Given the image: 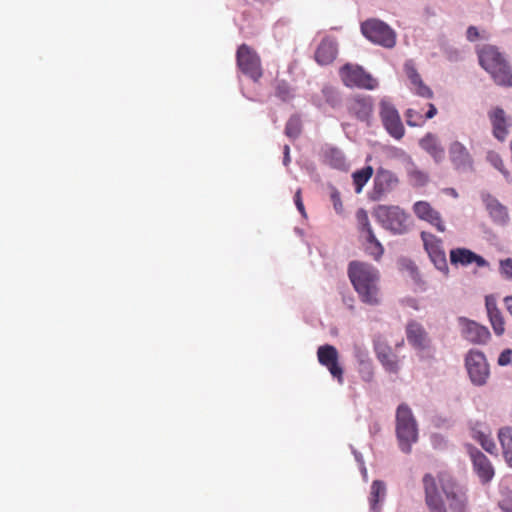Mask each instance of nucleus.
<instances>
[{"label":"nucleus","mask_w":512,"mask_h":512,"mask_svg":"<svg viewBox=\"0 0 512 512\" xmlns=\"http://www.w3.org/2000/svg\"><path fill=\"white\" fill-rule=\"evenodd\" d=\"M348 276L363 303L371 306L381 303L380 274L376 267L362 261H351Z\"/></svg>","instance_id":"f257e3e1"},{"label":"nucleus","mask_w":512,"mask_h":512,"mask_svg":"<svg viewBox=\"0 0 512 512\" xmlns=\"http://www.w3.org/2000/svg\"><path fill=\"white\" fill-rule=\"evenodd\" d=\"M480 65L498 85L512 86V70L502 54L494 46H484L478 52Z\"/></svg>","instance_id":"f03ea898"},{"label":"nucleus","mask_w":512,"mask_h":512,"mask_svg":"<svg viewBox=\"0 0 512 512\" xmlns=\"http://www.w3.org/2000/svg\"><path fill=\"white\" fill-rule=\"evenodd\" d=\"M418 424L411 408L402 403L396 410V437L403 453L409 454L418 441Z\"/></svg>","instance_id":"7ed1b4c3"},{"label":"nucleus","mask_w":512,"mask_h":512,"mask_svg":"<svg viewBox=\"0 0 512 512\" xmlns=\"http://www.w3.org/2000/svg\"><path fill=\"white\" fill-rule=\"evenodd\" d=\"M373 215L377 222L393 235H404L410 230V216L399 206L378 205Z\"/></svg>","instance_id":"20e7f679"},{"label":"nucleus","mask_w":512,"mask_h":512,"mask_svg":"<svg viewBox=\"0 0 512 512\" xmlns=\"http://www.w3.org/2000/svg\"><path fill=\"white\" fill-rule=\"evenodd\" d=\"M361 33L370 42L384 48L396 45V32L385 22L371 18L361 23Z\"/></svg>","instance_id":"39448f33"},{"label":"nucleus","mask_w":512,"mask_h":512,"mask_svg":"<svg viewBox=\"0 0 512 512\" xmlns=\"http://www.w3.org/2000/svg\"><path fill=\"white\" fill-rule=\"evenodd\" d=\"M379 116L386 132L394 139L401 140L405 135V128L395 105L387 97L379 103Z\"/></svg>","instance_id":"423d86ee"},{"label":"nucleus","mask_w":512,"mask_h":512,"mask_svg":"<svg viewBox=\"0 0 512 512\" xmlns=\"http://www.w3.org/2000/svg\"><path fill=\"white\" fill-rule=\"evenodd\" d=\"M465 367L470 381L475 386H484L490 376V368L483 352L475 349L468 351Z\"/></svg>","instance_id":"0eeeda50"},{"label":"nucleus","mask_w":512,"mask_h":512,"mask_svg":"<svg viewBox=\"0 0 512 512\" xmlns=\"http://www.w3.org/2000/svg\"><path fill=\"white\" fill-rule=\"evenodd\" d=\"M340 74L347 87L374 90L378 86L377 80L358 65L346 64L342 67Z\"/></svg>","instance_id":"6e6552de"},{"label":"nucleus","mask_w":512,"mask_h":512,"mask_svg":"<svg viewBox=\"0 0 512 512\" xmlns=\"http://www.w3.org/2000/svg\"><path fill=\"white\" fill-rule=\"evenodd\" d=\"M317 359L320 365L325 367L331 376L340 384L343 385V367L339 363L338 350L330 344L321 345L317 349Z\"/></svg>","instance_id":"1a4fd4ad"},{"label":"nucleus","mask_w":512,"mask_h":512,"mask_svg":"<svg viewBox=\"0 0 512 512\" xmlns=\"http://www.w3.org/2000/svg\"><path fill=\"white\" fill-rule=\"evenodd\" d=\"M237 64L239 69L252 80L258 81L262 76V69L258 55L247 45H241L237 50Z\"/></svg>","instance_id":"9d476101"},{"label":"nucleus","mask_w":512,"mask_h":512,"mask_svg":"<svg viewBox=\"0 0 512 512\" xmlns=\"http://www.w3.org/2000/svg\"><path fill=\"white\" fill-rule=\"evenodd\" d=\"M457 321L461 336L470 343L486 344L491 338V333L486 326L466 317H459Z\"/></svg>","instance_id":"9b49d317"},{"label":"nucleus","mask_w":512,"mask_h":512,"mask_svg":"<svg viewBox=\"0 0 512 512\" xmlns=\"http://www.w3.org/2000/svg\"><path fill=\"white\" fill-rule=\"evenodd\" d=\"M449 159L457 171L469 172L473 170V157L467 147L460 141H453L449 145Z\"/></svg>","instance_id":"f8f14e48"},{"label":"nucleus","mask_w":512,"mask_h":512,"mask_svg":"<svg viewBox=\"0 0 512 512\" xmlns=\"http://www.w3.org/2000/svg\"><path fill=\"white\" fill-rule=\"evenodd\" d=\"M398 177L390 170L379 168L374 177L373 199L381 200L398 185Z\"/></svg>","instance_id":"ddd939ff"},{"label":"nucleus","mask_w":512,"mask_h":512,"mask_svg":"<svg viewBox=\"0 0 512 512\" xmlns=\"http://www.w3.org/2000/svg\"><path fill=\"white\" fill-rule=\"evenodd\" d=\"M467 451L473 463V469L482 483L489 482L494 476V469L489 459L476 447L467 445Z\"/></svg>","instance_id":"4468645a"},{"label":"nucleus","mask_w":512,"mask_h":512,"mask_svg":"<svg viewBox=\"0 0 512 512\" xmlns=\"http://www.w3.org/2000/svg\"><path fill=\"white\" fill-rule=\"evenodd\" d=\"M423 485L425 490V501L429 512H447L445 504L438 493L435 478L431 474L423 477Z\"/></svg>","instance_id":"2eb2a0df"},{"label":"nucleus","mask_w":512,"mask_h":512,"mask_svg":"<svg viewBox=\"0 0 512 512\" xmlns=\"http://www.w3.org/2000/svg\"><path fill=\"white\" fill-rule=\"evenodd\" d=\"M442 490L449 501L451 512L465 511L467 496L462 487L454 482L447 481L442 483Z\"/></svg>","instance_id":"dca6fc26"},{"label":"nucleus","mask_w":512,"mask_h":512,"mask_svg":"<svg viewBox=\"0 0 512 512\" xmlns=\"http://www.w3.org/2000/svg\"><path fill=\"white\" fill-rule=\"evenodd\" d=\"M414 214L421 220L436 227L439 232L445 231L441 215L427 201H417L413 205Z\"/></svg>","instance_id":"f3484780"},{"label":"nucleus","mask_w":512,"mask_h":512,"mask_svg":"<svg viewBox=\"0 0 512 512\" xmlns=\"http://www.w3.org/2000/svg\"><path fill=\"white\" fill-rule=\"evenodd\" d=\"M450 262L453 265L468 266L475 263L478 267H487L488 261L467 248H455L450 251Z\"/></svg>","instance_id":"a211bd4d"},{"label":"nucleus","mask_w":512,"mask_h":512,"mask_svg":"<svg viewBox=\"0 0 512 512\" xmlns=\"http://www.w3.org/2000/svg\"><path fill=\"white\" fill-rule=\"evenodd\" d=\"M482 200L485 204L491 219L494 223L504 226L509 221V213L503 204L490 194H482Z\"/></svg>","instance_id":"6ab92c4d"},{"label":"nucleus","mask_w":512,"mask_h":512,"mask_svg":"<svg viewBox=\"0 0 512 512\" xmlns=\"http://www.w3.org/2000/svg\"><path fill=\"white\" fill-rule=\"evenodd\" d=\"M485 307L494 333L497 336L503 335L505 332V320L502 312L497 307L496 299L493 295L485 297Z\"/></svg>","instance_id":"aec40b11"},{"label":"nucleus","mask_w":512,"mask_h":512,"mask_svg":"<svg viewBox=\"0 0 512 512\" xmlns=\"http://www.w3.org/2000/svg\"><path fill=\"white\" fill-rule=\"evenodd\" d=\"M406 337L410 345L416 349L423 350L428 346V334L423 325L411 320L406 325Z\"/></svg>","instance_id":"412c9836"},{"label":"nucleus","mask_w":512,"mask_h":512,"mask_svg":"<svg viewBox=\"0 0 512 512\" xmlns=\"http://www.w3.org/2000/svg\"><path fill=\"white\" fill-rule=\"evenodd\" d=\"M349 111L360 121H369L373 113V99L371 96H357L350 105Z\"/></svg>","instance_id":"4be33fe9"},{"label":"nucleus","mask_w":512,"mask_h":512,"mask_svg":"<svg viewBox=\"0 0 512 512\" xmlns=\"http://www.w3.org/2000/svg\"><path fill=\"white\" fill-rule=\"evenodd\" d=\"M376 357L382 364L384 369L390 373H397L399 365L397 362V356L393 353L391 347L382 342H377L374 345Z\"/></svg>","instance_id":"5701e85b"},{"label":"nucleus","mask_w":512,"mask_h":512,"mask_svg":"<svg viewBox=\"0 0 512 512\" xmlns=\"http://www.w3.org/2000/svg\"><path fill=\"white\" fill-rule=\"evenodd\" d=\"M419 145L434 159L436 163H440L444 159V148L435 134L427 133L420 139Z\"/></svg>","instance_id":"b1692460"},{"label":"nucleus","mask_w":512,"mask_h":512,"mask_svg":"<svg viewBox=\"0 0 512 512\" xmlns=\"http://www.w3.org/2000/svg\"><path fill=\"white\" fill-rule=\"evenodd\" d=\"M337 51L336 41L330 37L324 38L315 52V59L321 65L330 64L336 58Z\"/></svg>","instance_id":"393cba45"},{"label":"nucleus","mask_w":512,"mask_h":512,"mask_svg":"<svg viewBox=\"0 0 512 512\" xmlns=\"http://www.w3.org/2000/svg\"><path fill=\"white\" fill-rule=\"evenodd\" d=\"M323 161L334 169L347 170L348 168L344 153L339 148L333 146L323 148Z\"/></svg>","instance_id":"a878e982"},{"label":"nucleus","mask_w":512,"mask_h":512,"mask_svg":"<svg viewBox=\"0 0 512 512\" xmlns=\"http://www.w3.org/2000/svg\"><path fill=\"white\" fill-rule=\"evenodd\" d=\"M490 120L493 126L494 136L503 141L508 134V120L506 119L505 112L501 108H496L490 113Z\"/></svg>","instance_id":"bb28decb"},{"label":"nucleus","mask_w":512,"mask_h":512,"mask_svg":"<svg viewBox=\"0 0 512 512\" xmlns=\"http://www.w3.org/2000/svg\"><path fill=\"white\" fill-rule=\"evenodd\" d=\"M386 497V485L381 480H374L370 488L369 504L372 512L381 510V503Z\"/></svg>","instance_id":"cd10ccee"},{"label":"nucleus","mask_w":512,"mask_h":512,"mask_svg":"<svg viewBox=\"0 0 512 512\" xmlns=\"http://www.w3.org/2000/svg\"><path fill=\"white\" fill-rule=\"evenodd\" d=\"M498 440L503 450V456L510 467H512V428L504 426L498 430Z\"/></svg>","instance_id":"c85d7f7f"},{"label":"nucleus","mask_w":512,"mask_h":512,"mask_svg":"<svg viewBox=\"0 0 512 512\" xmlns=\"http://www.w3.org/2000/svg\"><path fill=\"white\" fill-rule=\"evenodd\" d=\"M404 167L413 186L422 187L427 184L429 180L428 174L418 169L412 159Z\"/></svg>","instance_id":"c756f323"},{"label":"nucleus","mask_w":512,"mask_h":512,"mask_svg":"<svg viewBox=\"0 0 512 512\" xmlns=\"http://www.w3.org/2000/svg\"><path fill=\"white\" fill-rule=\"evenodd\" d=\"M421 239L429 256L444 251L442 240L432 233L425 231L421 232Z\"/></svg>","instance_id":"7c9ffc66"},{"label":"nucleus","mask_w":512,"mask_h":512,"mask_svg":"<svg viewBox=\"0 0 512 512\" xmlns=\"http://www.w3.org/2000/svg\"><path fill=\"white\" fill-rule=\"evenodd\" d=\"M409 81L411 85L410 89L416 95L425 99H431L433 97V91L423 82L420 74L411 77Z\"/></svg>","instance_id":"2f4dec72"},{"label":"nucleus","mask_w":512,"mask_h":512,"mask_svg":"<svg viewBox=\"0 0 512 512\" xmlns=\"http://www.w3.org/2000/svg\"><path fill=\"white\" fill-rule=\"evenodd\" d=\"M372 175L373 168L371 166H366L360 170L355 171L352 174L356 193H361L363 187L365 186V184L368 182Z\"/></svg>","instance_id":"473e14b6"},{"label":"nucleus","mask_w":512,"mask_h":512,"mask_svg":"<svg viewBox=\"0 0 512 512\" xmlns=\"http://www.w3.org/2000/svg\"><path fill=\"white\" fill-rule=\"evenodd\" d=\"M365 250L375 260H379L384 253V248L374 233L366 235Z\"/></svg>","instance_id":"72a5a7b5"},{"label":"nucleus","mask_w":512,"mask_h":512,"mask_svg":"<svg viewBox=\"0 0 512 512\" xmlns=\"http://www.w3.org/2000/svg\"><path fill=\"white\" fill-rule=\"evenodd\" d=\"M487 161L505 177L508 182H511L510 174L505 169L502 158L495 151H489L486 156Z\"/></svg>","instance_id":"f704fd0d"},{"label":"nucleus","mask_w":512,"mask_h":512,"mask_svg":"<svg viewBox=\"0 0 512 512\" xmlns=\"http://www.w3.org/2000/svg\"><path fill=\"white\" fill-rule=\"evenodd\" d=\"M301 133V119L297 115L289 118L285 127V134L291 139H296Z\"/></svg>","instance_id":"c9c22d12"},{"label":"nucleus","mask_w":512,"mask_h":512,"mask_svg":"<svg viewBox=\"0 0 512 512\" xmlns=\"http://www.w3.org/2000/svg\"><path fill=\"white\" fill-rule=\"evenodd\" d=\"M321 95L324 98V103L331 107H336L340 104L341 99L337 90L331 86L325 85L321 90Z\"/></svg>","instance_id":"e433bc0d"},{"label":"nucleus","mask_w":512,"mask_h":512,"mask_svg":"<svg viewBox=\"0 0 512 512\" xmlns=\"http://www.w3.org/2000/svg\"><path fill=\"white\" fill-rule=\"evenodd\" d=\"M431 262L434 264L435 268L442 272L445 276L449 273V267L447 264L445 251L440 253H435L429 256Z\"/></svg>","instance_id":"4c0bfd02"},{"label":"nucleus","mask_w":512,"mask_h":512,"mask_svg":"<svg viewBox=\"0 0 512 512\" xmlns=\"http://www.w3.org/2000/svg\"><path fill=\"white\" fill-rule=\"evenodd\" d=\"M356 219H357L358 227L361 232H365L366 235H370V233H374L372 230V227L370 225L368 213L366 210L359 209L356 212Z\"/></svg>","instance_id":"58836bf2"},{"label":"nucleus","mask_w":512,"mask_h":512,"mask_svg":"<svg viewBox=\"0 0 512 512\" xmlns=\"http://www.w3.org/2000/svg\"><path fill=\"white\" fill-rule=\"evenodd\" d=\"M358 372L364 382H372L374 379V369L372 361L358 365Z\"/></svg>","instance_id":"ea45409f"},{"label":"nucleus","mask_w":512,"mask_h":512,"mask_svg":"<svg viewBox=\"0 0 512 512\" xmlns=\"http://www.w3.org/2000/svg\"><path fill=\"white\" fill-rule=\"evenodd\" d=\"M276 96L280 98L282 101H289L294 97L293 90L291 87L284 81H280L276 87Z\"/></svg>","instance_id":"a19ab883"},{"label":"nucleus","mask_w":512,"mask_h":512,"mask_svg":"<svg viewBox=\"0 0 512 512\" xmlns=\"http://www.w3.org/2000/svg\"><path fill=\"white\" fill-rule=\"evenodd\" d=\"M442 50L449 61L457 62L463 59L462 51L452 45H445Z\"/></svg>","instance_id":"79ce46f5"},{"label":"nucleus","mask_w":512,"mask_h":512,"mask_svg":"<svg viewBox=\"0 0 512 512\" xmlns=\"http://www.w3.org/2000/svg\"><path fill=\"white\" fill-rule=\"evenodd\" d=\"M353 356L356 359L358 365L371 361L368 350L361 345H354Z\"/></svg>","instance_id":"37998d69"},{"label":"nucleus","mask_w":512,"mask_h":512,"mask_svg":"<svg viewBox=\"0 0 512 512\" xmlns=\"http://www.w3.org/2000/svg\"><path fill=\"white\" fill-rule=\"evenodd\" d=\"M501 275L512 281V258H506L500 261Z\"/></svg>","instance_id":"c03bdc74"},{"label":"nucleus","mask_w":512,"mask_h":512,"mask_svg":"<svg viewBox=\"0 0 512 512\" xmlns=\"http://www.w3.org/2000/svg\"><path fill=\"white\" fill-rule=\"evenodd\" d=\"M389 156L393 158L400 159L404 166L410 161L412 158L402 149L392 147L389 149Z\"/></svg>","instance_id":"a18cd8bd"},{"label":"nucleus","mask_w":512,"mask_h":512,"mask_svg":"<svg viewBox=\"0 0 512 512\" xmlns=\"http://www.w3.org/2000/svg\"><path fill=\"white\" fill-rule=\"evenodd\" d=\"M421 117V114L415 111L414 109H408L406 111V122L411 127L418 126L419 123L417 122V120L420 119Z\"/></svg>","instance_id":"49530a36"},{"label":"nucleus","mask_w":512,"mask_h":512,"mask_svg":"<svg viewBox=\"0 0 512 512\" xmlns=\"http://www.w3.org/2000/svg\"><path fill=\"white\" fill-rule=\"evenodd\" d=\"M512 361V349L503 350L497 360L499 366H507Z\"/></svg>","instance_id":"de8ad7c7"},{"label":"nucleus","mask_w":512,"mask_h":512,"mask_svg":"<svg viewBox=\"0 0 512 512\" xmlns=\"http://www.w3.org/2000/svg\"><path fill=\"white\" fill-rule=\"evenodd\" d=\"M330 197H331V201L333 203L334 210L336 211V213L341 214L343 211V205H342V201L340 199V193L336 189H334L331 192Z\"/></svg>","instance_id":"09e8293b"},{"label":"nucleus","mask_w":512,"mask_h":512,"mask_svg":"<svg viewBox=\"0 0 512 512\" xmlns=\"http://www.w3.org/2000/svg\"><path fill=\"white\" fill-rule=\"evenodd\" d=\"M479 443L481 444L482 448L488 453L492 454L496 450V444L488 434L485 437H483V439L480 440Z\"/></svg>","instance_id":"8fccbe9b"},{"label":"nucleus","mask_w":512,"mask_h":512,"mask_svg":"<svg viewBox=\"0 0 512 512\" xmlns=\"http://www.w3.org/2000/svg\"><path fill=\"white\" fill-rule=\"evenodd\" d=\"M487 434L486 432L483 430V425L480 424V423H476L472 428H471V436L473 439H475L476 441H480L483 439V437H485Z\"/></svg>","instance_id":"3c124183"},{"label":"nucleus","mask_w":512,"mask_h":512,"mask_svg":"<svg viewBox=\"0 0 512 512\" xmlns=\"http://www.w3.org/2000/svg\"><path fill=\"white\" fill-rule=\"evenodd\" d=\"M431 443L433 447L437 449H443L446 446V440L440 434H433L431 436Z\"/></svg>","instance_id":"603ef678"},{"label":"nucleus","mask_w":512,"mask_h":512,"mask_svg":"<svg viewBox=\"0 0 512 512\" xmlns=\"http://www.w3.org/2000/svg\"><path fill=\"white\" fill-rule=\"evenodd\" d=\"M404 71H405L406 76H407L408 79H410L411 77H414L417 74H419L417 72V69L415 68L414 62L412 60H407L405 62V64H404Z\"/></svg>","instance_id":"864d4df0"},{"label":"nucleus","mask_w":512,"mask_h":512,"mask_svg":"<svg viewBox=\"0 0 512 512\" xmlns=\"http://www.w3.org/2000/svg\"><path fill=\"white\" fill-rule=\"evenodd\" d=\"M466 37L470 42L478 40L480 37L478 28L475 26H469L466 31Z\"/></svg>","instance_id":"5fc2aeb1"},{"label":"nucleus","mask_w":512,"mask_h":512,"mask_svg":"<svg viewBox=\"0 0 512 512\" xmlns=\"http://www.w3.org/2000/svg\"><path fill=\"white\" fill-rule=\"evenodd\" d=\"M294 201H295V205L298 209V211L303 215L305 216L306 213H305V208H304V205H303V202H302V199H301V196H300V190H298L294 196Z\"/></svg>","instance_id":"6e6d98bb"},{"label":"nucleus","mask_w":512,"mask_h":512,"mask_svg":"<svg viewBox=\"0 0 512 512\" xmlns=\"http://www.w3.org/2000/svg\"><path fill=\"white\" fill-rule=\"evenodd\" d=\"M311 102L318 108H322L324 104V98L321 94H314L311 96Z\"/></svg>","instance_id":"4d7b16f0"},{"label":"nucleus","mask_w":512,"mask_h":512,"mask_svg":"<svg viewBox=\"0 0 512 512\" xmlns=\"http://www.w3.org/2000/svg\"><path fill=\"white\" fill-rule=\"evenodd\" d=\"M436 114H437V108L435 107L434 104L430 103L429 104V109L426 112L425 118L426 119H432Z\"/></svg>","instance_id":"13d9d810"},{"label":"nucleus","mask_w":512,"mask_h":512,"mask_svg":"<svg viewBox=\"0 0 512 512\" xmlns=\"http://www.w3.org/2000/svg\"><path fill=\"white\" fill-rule=\"evenodd\" d=\"M503 301H504V303L506 305V308H507L508 312L512 316V295L504 297Z\"/></svg>","instance_id":"bf43d9fd"},{"label":"nucleus","mask_w":512,"mask_h":512,"mask_svg":"<svg viewBox=\"0 0 512 512\" xmlns=\"http://www.w3.org/2000/svg\"><path fill=\"white\" fill-rule=\"evenodd\" d=\"M352 453H353V455L355 457V460L359 463V466L365 465L364 464V460H363V456H362L361 453H359L355 449H352Z\"/></svg>","instance_id":"052dcab7"},{"label":"nucleus","mask_w":512,"mask_h":512,"mask_svg":"<svg viewBox=\"0 0 512 512\" xmlns=\"http://www.w3.org/2000/svg\"><path fill=\"white\" fill-rule=\"evenodd\" d=\"M379 430H380V425L378 423H373L370 426V433L371 434H374V433L378 432Z\"/></svg>","instance_id":"680f3d73"},{"label":"nucleus","mask_w":512,"mask_h":512,"mask_svg":"<svg viewBox=\"0 0 512 512\" xmlns=\"http://www.w3.org/2000/svg\"><path fill=\"white\" fill-rule=\"evenodd\" d=\"M360 471H361V474H362L364 480L367 481L368 475H367V469H366L365 465L360 466Z\"/></svg>","instance_id":"e2e57ef3"},{"label":"nucleus","mask_w":512,"mask_h":512,"mask_svg":"<svg viewBox=\"0 0 512 512\" xmlns=\"http://www.w3.org/2000/svg\"><path fill=\"white\" fill-rule=\"evenodd\" d=\"M290 155H288L287 153H284V156H283V164L284 166H287L290 162Z\"/></svg>","instance_id":"0e129e2a"},{"label":"nucleus","mask_w":512,"mask_h":512,"mask_svg":"<svg viewBox=\"0 0 512 512\" xmlns=\"http://www.w3.org/2000/svg\"><path fill=\"white\" fill-rule=\"evenodd\" d=\"M284 153H287L288 155H290V148L288 145H285L284 148H283V154Z\"/></svg>","instance_id":"69168bd1"},{"label":"nucleus","mask_w":512,"mask_h":512,"mask_svg":"<svg viewBox=\"0 0 512 512\" xmlns=\"http://www.w3.org/2000/svg\"><path fill=\"white\" fill-rule=\"evenodd\" d=\"M502 509L505 511V512H512V506L511 507H505L504 505L501 506Z\"/></svg>","instance_id":"338daca9"}]
</instances>
